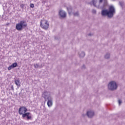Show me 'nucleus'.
Masks as SVG:
<instances>
[{"label": "nucleus", "instance_id": "nucleus-10", "mask_svg": "<svg viewBox=\"0 0 125 125\" xmlns=\"http://www.w3.org/2000/svg\"><path fill=\"white\" fill-rule=\"evenodd\" d=\"M52 100H53V99H52V98L47 100V105L48 107H51V106H52V104H53Z\"/></svg>", "mask_w": 125, "mask_h": 125}, {"label": "nucleus", "instance_id": "nucleus-21", "mask_svg": "<svg viewBox=\"0 0 125 125\" xmlns=\"http://www.w3.org/2000/svg\"><path fill=\"white\" fill-rule=\"evenodd\" d=\"M24 6H25V5H24L23 4H21V8H24Z\"/></svg>", "mask_w": 125, "mask_h": 125}, {"label": "nucleus", "instance_id": "nucleus-18", "mask_svg": "<svg viewBox=\"0 0 125 125\" xmlns=\"http://www.w3.org/2000/svg\"><path fill=\"white\" fill-rule=\"evenodd\" d=\"M74 16H79V12H76L73 13Z\"/></svg>", "mask_w": 125, "mask_h": 125}, {"label": "nucleus", "instance_id": "nucleus-20", "mask_svg": "<svg viewBox=\"0 0 125 125\" xmlns=\"http://www.w3.org/2000/svg\"><path fill=\"white\" fill-rule=\"evenodd\" d=\"M122 101H121V100H118V103H119V105H121V104H122Z\"/></svg>", "mask_w": 125, "mask_h": 125}, {"label": "nucleus", "instance_id": "nucleus-5", "mask_svg": "<svg viewBox=\"0 0 125 125\" xmlns=\"http://www.w3.org/2000/svg\"><path fill=\"white\" fill-rule=\"evenodd\" d=\"M42 96L43 98L44 99V102H46L47 100L51 99L52 98L51 95H50V93L49 92H47L46 91H44L42 93Z\"/></svg>", "mask_w": 125, "mask_h": 125}, {"label": "nucleus", "instance_id": "nucleus-8", "mask_svg": "<svg viewBox=\"0 0 125 125\" xmlns=\"http://www.w3.org/2000/svg\"><path fill=\"white\" fill-rule=\"evenodd\" d=\"M18 64L17 63V62H14L8 67V71H10L11 69H13V68H16V67H18Z\"/></svg>", "mask_w": 125, "mask_h": 125}, {"label": "nucleus", "instance_id": "nucleus-14", "mask_svg": "<svg viewBox=\"0 0 125 125\" xmlns=\"http://www.w3.org/2000/svg\"><path fill=\"white\" fill-rule=\"evenodd\" d=\"M67 10L69 15L72 13V7L70 6L69 7H67Z\"/></svg>", "mask_w": 125, "mask_h": 125}, {"label": "nucleus", "instance_id": "nucleus-17", "mask_svg": "<svg viewBox=\"0 0 125 125\" xmlns=\"http://www.w3.org/2000/svg\"><path fill=\"white\" fill-rule=\"evenodd\" d=\"M119 4L121 6V7H123V6H124V2L120 1L119 2Z\"/></svg>", "mask_w": 125, "mask_h": 125}, {"label": "nucleus", "instance_id": "nucleus-22", "mask_svg": "<svg viewBox=\"0 0 125 125\" xmlns=\"http://www.w3.org/2000/svg\"><path fill=\"white\" fill-rule=\"evenodd\" d=\"M11 89H12V90H14V87H13V85L11 86Z\"/></svg>", "mask_w": 125, "mask_h": 125}, {"label": "nucleus", "instance_id": "nucleus-23", "mask_svg": "<svg viewBox=\"0 0 125 125\" xmlns=\"http://www.w3.org/2000/svg\"><path fill=\"white\" fill-rule=\"evenodd\" d=\"M92 12H93V13H94L95 14L96 13V10H93Z\"/></svg>", "mask_w": 125, "mask_h": 125}, {"label": "nucleus", "instance_id": "nucleus-26", "mask_svg": "<svg viewBox=\"0 0 125 125\" xmlns=\"http://www.w3.org/2000/svg\"><path fill=\"white\" fill-rule=\"evenodd\" d=\"M88 36H91V34L90 33L88 34Z\"/></svg>", "mask_w": 125, "mask_h": 125}, {"label": "nucleus", "instance_id": "nucleus-6", "mask_svg": "<svg viewBox=\"0 0 125 125\" xmlns=\"http://www.w3.org/2000/svg\"><path fill=\"white\" fill-rule=\"evenodd\" d=\"M28 111V109L27 108H26L25 106H21L19 109V114L20 115H24V114H25L26 112Z\"/></svg>", "mask_w": 125, "mask_h": 125}, {"label": "nucleus", "instance_id": "nucleus-1", "mask_svg": "<svg viewBox=\"0 0 125 125\" xmlns=\"http://www.w3.org/2000/svg\"><path fill=\"white\" fill-rule=\"evenodd\" d=\"M94 6L97 8H102L101 15L104 17H107L111 19L114 17L116 14V8L113 5H110L108 9H106V6H108V0H93L92 1Z\"/></svg>", "mask_w": 125, "mask_h": 125}, {"label": "nucleus", "instance_id": "nucleus-11", "mask_svg": "<svg viewBox=\"0 0 125 125\" xmlns=\"http://www.w3.org/2000/svg\"><path fill=\"white\" fill-rule=\"evenodd\" d=\"M59 14L62 18H65L66 17V13L63 10L60 11Z\"/></svg>", "mask_w": 125, "mask_h": 125}, {"label": "nucleus", "instance_id": "nucleus-4", "mask_svg": "<svg viewBox=\"0 0 125 125\" xmlns=\"http://www.w3.org/2000/svg\"><path fill=\"white\" fill-rule=\"evenodd\" d=\"M40 26L44 30H47L49 27V23L46 20H42L40 22Z\"/></svg>", "mask_w": 125, "mask_h": 125}, {"label": "nucleus", "instance_id": "nucleus-12", "mask_svg": "<svg viewBox=\"0 0 125 125\" xmlns=\"http://www.w3.org/2000/svg\"><path fill=\"white\" fill-rule=\"evenodd\" d=\"M80 57L81 58H83L85 56V53L84 52H82L81 53H79Z\"/></svg>", "mask_w": 125, "mask_h": 125}, {"label": "nucleus", "instance_id": "nucleus-7", "mask_svg": "<svg viewBox=\"0 0 125 125\" xmlns=\"http://www.w3.org/2000/svg\"><path fill=\"white\" fill-rule=\"evenodd\" d=\"M30 114L31 113H30V112H27V113H24L23 114H22V118H26V117L27 120H31L32 116L30 115Z\"/></svg>", "mask_w": 125, "mask_h": 125}, {"label": "nucleus", "instance_id": "nucleus-3", "mask_svg": "<svg viewBox=\"0 0 125 125\" xmlns=\"http://www.w3.org/2000/svg\"><path fill=\"white\" fill-rule=\"evenodd\" d=\"M108 88L111 91L116 90V89L118 88V85L117 84V83H116L115 81L110 82L108 84Z\"/></svg>", "mask_w": 125, "mask_h": 125}, {"label": "nucleus", "instance_id": "nucleus-25", "mask_svg": "<svg viewBox=\"0 0 125 125\" xmlns=\"http://www.w3.org/2000/svg\"><path fill=\"white\" fill-rule=\"evenodd\" d=\"M82 116H83V117H84V116H85V114H83Z\"/></svg>", "mask_w": 125, "mask_h": 125}, {"label": "nucleus", "instance_id": "nucleus-2", "mask_svg": "<svg viewBox=\"0 0 125 125\" xmlns=\"http://www.w3.org/2000/svg\"><path fill=\"white\" fill-rule=\"evenodd\" d=\"M27 26H28V24L26 21H21L20 22L16 24V29L18 31H22L23 29L27 27Z\"/></svg>", "mask_w": 125, "mask_h": 125}, {"label": "nucleus", "instance_id": "nucleus-27", "mask_svg": "<svg viewBox=\"0 0 125 125\" xmlns=\"http://www.w3.org/2000/svg\"><path fill=\"white\" fill-rule=\"evenodd\" d=\"M22 90H23V89H22L21 90V91H22Z\"/></svg>", "mask_w": 125, "mask_h": 125}, {"label": "nucleus", "instance_id": "nucleus-13", "mask_svg": "<svg viewBox=\"0 0 125 125\" xmlns=\"http://www.w3.org/2000/svg\"><path fill=\"white\" fill-rule=\"evenodd\" d=\"M15 83L16 84V85H17V86H20V80H15Z\"/></svg>", "mask_w": 125, "mask_h": 125}, {"label": "nucleus", "instance_id": "nucleus-24", "mask_svg": "<svg viewBox=\"0 0 125 125\" xmlns=\"http://www.w3.org/2000/svg\"><path fill=\"white\" fill-rule=\"evenodd\" d=\"M83 69V68H84V65H83V67H82Z\"/></svg>", "mask_w": 125, "mask_h": 125}, {"label": "nucleus", "instance_id": "nucleus-16", "mask_svg": "<svg viewBox=\"0 0 125 125\" xmlns=\"http://www.w3.org/2000/svg\"><path fill=\"white\" fill-rule=\"evenodd\" d=\"M34 67L36 69H38L40 67V65H39V63L34 64Z\"/></svg>", "mask_w": 125, "mask_h": 125}, {"label": "nucleus", "instance_id": "nucleus-9", "mask_svg": "<svg viewBox=\"0 0 125 125\" xmlns=\"http://www.w3.org/2000/svg\"><path fill=\"white\" fill-rule=\"evenodd\" d=\"M86 116H87L88 118H92V117L94 116V112L92 111H87L86 113Z\"/></svg>", "mask_w": 125, "mask_h": 125}, {"label": "nucleus", "instance_id": "nucleus-19", "mask_svg": "<svg viewBox=\"0 0 125 125\" xmlns=\"http://www.w3.org/2000/svg\"><path fill=\"white\" fill-rule=\"evenodd\" d=\"M34 6H34V5L33 3H31V4H30V7H31V8H34Z\"/></svg>", "mask_w": 125, "mask_h": 125}, {"label": "nucleus", "instance_id": "nucleus-15", "mask_svg": "<svg viewBox=\"0 0 125 125\" xmlns=\"http://www.w3.org/2000/svg\"><path fill=\"white\" fill-rule=\"evenodd\" d=\"M105 59H110V54L109 53H106L104 56Z\"/></svg>", "mask_w": 125, "mask_h": 125}]
</instances>
